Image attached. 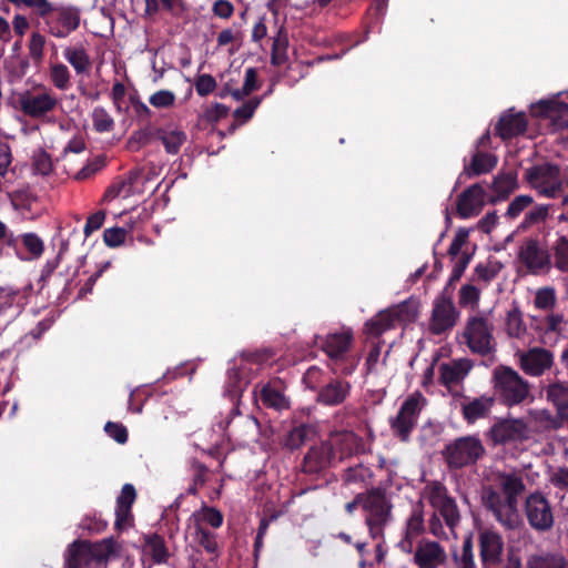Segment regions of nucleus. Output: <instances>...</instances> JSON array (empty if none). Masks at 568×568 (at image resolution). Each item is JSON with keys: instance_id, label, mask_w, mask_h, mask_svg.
I'll list each match as a JSON object with an SVG mask.
<instances>
[{"instance_id": "obj_1", "label": "nucleus", "mask_w": 568, "mask_h": 568, "mask_svg": "<svg viewBox=\"0 0 568 568\" xmlns=\"http://www.w3.org/2000/svg\"><path fill=\"white\" fill-rule=\"evenodd\" d=\"M499 489L493 487L483 491V505L495 520L506 530H515L521 525L518 498L526 489L523 478L516 473L498 475Z\"/></svg>"}, {"instance_id": "obj_2", "label": "nucleus", "mask_w": 568, "mask_h": 568, "mask_svg": "<svg viewBox=\"0 0 568 568\" xmlns=\"http://www.w3.org/2000/svg\"><path fill=\"white\" fill-rule=\"evenodd\" d=\"M354 344V333L349 327L341 332L327 334L322 341V349L327 355L334 374L352 375L361 361V356L349 354Z\"/></svg>"}, {"instance_id": "obj_3", "label": "nucleus", "mask_w": 568, "mask_h": 568, "mask_svg": "<svg viewBox=\"0 0 568 568\" xmlns=\"http://www.w3.org/2000/svg\"><path fill=\"white\" fill-rule=\"evenodd\" d=\"M393 503L383 487H372L364 491L365 525L372 539H382L385 527L393 518Z\"/></svg>"}, {"instance_id": "obj_4", "label": "nucleus", "mask_w": 568, "mask_h": 568, "mask_svg": "<svg viewBox=\"0 0 568 568\" xmlns=\"http://www.w3.org/2000/svg\"><path fill=\"white\" fill-rule=\"evenodd\" d=\"M493 382L494 397L507 407L519 405L529 396V383L509 366H497L493 373Z\"/></svg>"}, {"instance_id": "obj_5", "label": "nucleus", "mask_w": 568, "mask_h": 568, "mask_svg": "<svg viewBox=\"0 0 568 568\" xmlns=\"http://www.w3.org/2000/svg\"><path fill=\"white\" fill-rule=\"evenodd\" d=\"M486 454L479 437L475 435L462 436L445 446L443 457L452 470L476 465Z\"/></svg>"}, {"instance_id": "obj_6", "label": "nucleus", "mask_w": 568, "mask_h": 568, "mask_svg": "<svg viewBox=\"0 0 568 568\" xmlns=\"http://www.w3.org/2000/svg\"><path fill=\"white\" fill-rule=\"evenodd\" d=\"M493 332V323L486 316L477 314L467 318L462 335L473 354L485 357L496 352Z\"/></svg>"}, {"instance_id": "obj_7", "label": "nucleus", "mask_w": 568, "mask_h": 568, "mask_svg": "<svg viewBox=\"0 0 568 568\" xmlns=\"http://www.w3.org/2000/svg\"><path fill=\"white\" fill-rule=\"evenodd\" d=\"M425 403L426 398L420 392L416 390L407 396L400 405L396 417L389 420L393 434L402 442H407L409 439L412 432L417 425L419 414Z\"/></svg>"}, {"instance_id": "obj_8", "label": "nucleus", "mask_w": 568, "mask_h": 568, "mask_svg": "<svg viewBox=\"0 0 568 568\" xmlns=\"http://www.w3.org/2000/svg\"><path fill=\"white\" fill-rule=\"evenodd\" d=\"M525 179L539 194L547 197H556L562 187L560 170L551 163L528 168L525 172Z\"/></svg>"}, {"instance_id": "obj_9", "label": "nucleus", "mask_w": 568, "mask_h": 568, "mask_svg": "<svg viewBox=\"0 0 568 568\" xmlns=\"http://www.w3.org/2000/svg\"><path fill=\"white\" fill-rule=\"evenodd\" d=\"M410 562L417 568H442L448 561L445 547L436 540L420 538L413 546Z\"/></svg>"}, {"instance_id": "obj_10", "label": "nucleus", "mask_w": 568, "mask_h": 568, "mask_svg": "<svg viewBox=\"0 0 568 568\" xmlns=\"http://www.w3.org/2000/svg\"><path fill=\"white\" fill-rule=\"evenodd\" d=\"M518 261L531 274H537L550 265L551 255L548 246L538 237H526L518 248Z\"/></svg>"}, {"instance_id": "obj_11", "label": "nucleus", "mask_w": 568, "mask_h": 568, "mask_svg": "<svg viewBox=\"0 0 568 568\" xmlns=\"http://www.w3.org/2000/svg\"><path fill=\"white\" fill-rule=\"evenodd\" d=\"M494 446L521 442L528 437L527 424L521 418H500L486 433Z\"/></svg>"}, {"instance_id": "obj_12", "label": "nucleus", "mask_w": 568, "mask_h": 568, "mask_svg": "<svg viewBox=\"0 0 568 568\" xmlns=\"http://www.w3.org/2000/svg\"><path fill=\"white\" fill-rule=\"evenodd\" d=\"M479 557L483 568H496L503 560L504 539L493 529L478 532Z\"/></svg>"}, {"instance_id": "obj_13", "label": "nucleus", "mask_w": 568, "mask_h": 568, "mask_svg": "<svg viewBox=\"0 0 568 568\" xmlns=\"http://www.w3.org/2000/svg\"><path fill=\"white\" fill-rule=\"evenodd\" d=\"M526 516L532 528L546 531L554 525V516L548 500L539 493L530 494L525 504Z\"/></svg>"}, {"instance_id": "obj_14", "label": "nucleus", "mask_w": 568, "mask_h": 568, "mask_svg": "<svg viewBox=\"0 0 568 568\" xmlns=\"http://www.w3.org/2000/svg\"><path fill=\"white\" fill-rule=\"evenodd\" d=\"M460 312L454 301L435 298L429 320V331L435 335H442L450 331L458 322Z\"/></svg>"}, {"instance_id": "obj_15", "label": "nucleus", "mask_w": 568, "mask_h": 568, "mask_svg": "<svg viewBox=\"0 0 568 568\" xmlns=\"http://www.w3.org/2000/svg\"><path fill=\"white\" fill-rule=\"evenodd\" d=\"M429 500L434 507L438 508L447 526L454 528L459 523L460 515L457 504L455 499L448 495L444 484L434 481L430 485Z\"/></svg>"}, {"instance_id": "obj_16", "label": "nucleus", "mask_w": 568, "mask_h": 568, "mask_svg": "<svg viewBox=\"0 0 568 568\" xmlns=\"http://www.w3.org/2000/svg\"><path fill=\"white\" fill-rule=\"evenodd\" d=\"M486 200V191L480 183H475L465 189L457 199L456 211L459 217L469 219L478 215Z\"/></svg>"}, {"instance_id": "obj_17", "label": "nucleus", "mask_w": 568, "mask_h": 568, "mask_svg": "<svg viewBox=\"0 0 568 568\" xmlns=\"http://www.w3.org/2000/svg\"><path fill=\"white\" fill-rule=\"evenodd\" d=\"M496 404L494 396L481 395L478 397L463 396L460 414L468 425H474L479 419L488 418Z\"/></svg>"}, {"instance_id": "obj_18", "label": "nucleus", "mask_w": 568, "mask_h": 568, "mask_svg": "<svg viewBox=\"0 0 568 568\" xmlns=\"http://www.w3.org/2000/svg\"><path fill=\"white\" fill-rule=\"evenodd\" d=\"M21 111L33 119L41 118L55 109L58 104L57 98L49 91L32 94L27 92L19 99Z\"/></svg>"}, {"instance_id": "obj_19", "label": "nucleus", "mask_w": 568, "mask_h": 568, "mask_svg": "<svg viewBox=\"0 0 568 568\" xmlns=\"http://www.w3.org/2000/svg\"><path fill=\"white\" fill-rule=\"evenodd\" d=\"M333 457L334 449L331 444L312 446L303 458L301 470L307 475H317L331 466Z\"/></svg>"}, {"instance_id": "obj_20", "label": "nucleus", "mask_w": 568, "mask_h": 568, "mask_svg": "<svg viewBox=\"0 0 568 568\" xmlns=\"http://www.w3.org/2000/svg\"><path fill=\"white\" fill-rule=\"evenodd\" d=\"M136 499V490L132 484H124L116 497L114 528L122 531L133 524L132 506Z\"/></svg>"}, {"instance_id": "obj_21", "label": "nucleus", "mask_w": 568, "mask_h": 568, "mask_svg": "<svg viewBox=\"0 0 568 568\" xmlns=\"http://www.w3.org/2000/svg\"><path fill=\"white\" fill-rule=\"evenodd\" d=\"M520 368L530 376H540L554 364V354L541 347L528 349L520 356Z\"/></svg>"}, {"instance_id": "obj_22", "label": "nucleus", "mask_w": 568, "mask_h": 568, "mask_svg": "<svg viewBox=\"0 0 568 568\" xmlns=\"http://www.w3.org/2000/svg\"><path fill=\"white\" fill-rule=\"evenodd\" d=\"M528 120L525 112H504L495 125V134L501 140H510L526 132Z\"/></svg>"}, {"instance_id": "obj_23", "label": "nucleus", "mask_w": 568, "mask_h": 568, "mask_svg": "<svg viewBox=\"0 0 568 568\" xmlns=\"http://www.w3.org/2000/svg\"><path fill=\"white\" fill-rule=\"evenodd\" d=\"M352 385L349 382L339 378H328L316 394V402L324 406H337L343 404L349 396Z\"/></svg>"}, {"instance_id": "obj_24", "label": "nucleus", "mask_w": 568, "mask_h": 568, "mask_svg": "<svg viewBox=\"0 0 568 568\" xmlns=\"http://www.w3.org/2000/svg\"><path fill=\"white\" fill-rule=\"evenodd\" d=\"M257 387H260V399L265 407L278 412L290 407V400L284 395V384L280 378L257 385L255 389Z\"/></svg>"}, {"instance_id": "obj_25", "label": "nucleus", "mask_w": 568, "mask_h": 568, "mask_svg": "<svg viewBox=\"0 0 568 568\" xmlns=\"http://www.w3.org/2000/svg\"><path fill=\"white\" fill-rule=\"evenodd\" d=\"M90 559L97 566H106L111 559L120 558L122 546L114 537H108L99 541H90Z\"/></svg>"}, {"instance_id": "obj_26", "label": "nucleus", "mask_w": 568, "mask_h": 568, "mask_svg": "<svg viewBox=\"0 0 568 568\" xmlns=\"http://www.w3.org/2000/svg\"><path fill=\"white\" fill-rule=\"evenodd\" d=\"M425 531L424 514L422 507H415L406 520L405 535L398 547L403 552H412L414 541Z\"/></svg>"}, {"instance_id": "obj_27", "label": "nucleus", "mask_w": 568, "mask_h": 568, "mask_svg": "<svg viewBox=\"0 0 568 568\" xmlns=\"http://www.w3.org/2000/svg\"><path fill=\"white\" fill-rule=\"evenodd\" d=\"M493 195L488 199L490 203L504 201L518 187V173L509 169L498 173L491 183Z\"/></svg>"}, {"instance_id": "obj_28", "label": "nucleus", "mask_w": 568, "mask_h": 568, "mask_svg": "<svg viewBox=\"0 0 568 568\" xmlns=\"http://www.w3.org/2000/svg\"><path fill=\"white\" fill-rule=\"evenodd\" d=\"M89 546L87 539L71 542L64 552V568H88L92 564Z\"/></svg>"}, {"instance_id": "obj_29", "label": "nucleus", "mask_w": 568, "mask_h": 568, "mask_svg": "<svg viewBox=\"0 0 568 568\" xmlns=\"http://www.w3.org/2000/svg\"><path fill=\"white\" fill-rule=\"evenodd\" d=\"M470 369L471 363L468 359H458L453 361L452 363H443L439 366V383L446 387L458 384L467 376Z\"/></svg>"}, {"instance_id": "obj_30", "label": "nucleus", "mask_w": 568, "mask_h": 568, "mask_svg": "<svg viewBox=\"0 0 568 568\" xmlns=\"http://www.w3.org/2000/svg\"><path fill=\"white\" fill-rule=\"evenodd\" d=\"M142 552L155 565L166 564L170 558L164 538L156 532L143 535Z\"/></svg>"}, {"instance_id": "obj_31", "label": "nucleus", "mask_w": 568, "mask_h": 568, "mask_svg": "<svg viewBox=\"0 0 568 568\" xmlns=\"http://www.w3.org/2000/svg\"><path fill=\"white\" fill-rule=\"evenodd\" d=\"M140 174L130 171L123 176L116 178L105 190L103 194L104 201H112L119 196L124 199L133 194V185L138 182Z\"/></svg>"}, {"instance_id": "obj_32", "label": "nucleus", "mask_w": 568, "mask_h": 568, "mask_svg": "<svg viewBox=\"0 0 568 568\" xmlns=\"http://www.w3.org/2000/svg\"><path fill=\"white\" fill-rule=\"evenodd\" d=\"M498 159L495 154L477 151L471 161L465 165L464 172L468 178L478 176L490 172L497 165Z\"/></svg>"}, {"instance_id": "obj_33", "label": "nucleus", "mask_w": 568, "mask_h": 568, "mask_svg": "<svg viewBox=\"0 0 568 568\" xmlns=\"http://www.w3.org/2000/svg\"><path fill=\"white\" fill-rule=\"evenodd\" d=\"M63 57L72 65L77 74L90 72L92 67L91 58L82 44L65 47Z\"/></svg>"}, {"instance_id": "obj_34", "label": "nucleus", "mask_w": 568, "mask_h": 568, "mask_svg": "<svg viewBox=\"0 0 568 568\" xmlns=\"http://www.w3.org/2000/svg\"><path fill=\"white\" fill-rule=\"evenodd\" d=\"M531 114L540 118L556 119L568 115V104L555 100H540L531 105Z\"/></svg>"}, {"instance_id": "obj_35", "label": "nucleus", "mask_w": 568, "mask_h": 568, "mask_svg": "<svg viewBox=\"0 0 568 568\" xmlns=\"http://www.w3.org/2000/svg\"><path fill=\"white\" fill-rule=\"evenodd\" d=\"M156 138L170 154H178L181 146L186 142V133L179 129H159Z\"/></svg>"}, {"instance_id": "obj_36", "label": "nucleus", "mask_w": 568, "mask_h": 568, "mask_svg": "<svg viewBox=\"0 0 568 568\" xmlns=\"http://www.w3.org/2000/svg\"><path fill=\"white\" fill-rule=\"evenodd\" d=\"M288 34L284 27H281L273 38L272 50H271V64L274 67L283 65L288 57Z\"/></svg>"}, {"instance_id": "obj_37", "label": "nucleus", "mask_w": 568, "mask_h": 568, "mask_svg": "<svg viewBox=\"0 0 568 568\" xmlns=\"http://www.w3.org/2000/svg\"><path fill=\"white\" fill-rule=\"evenodd\" d=\"M454 568H477L471 535L464 538L460 551L453 552Z\"/></svg>"}, {"instance_id": "obj_38", "label": "nucleus", "mask_w": 568, "mask_h": 568, "mask_svg": "<svg viewBox=\"0 0 568 568\" xmlns=\"http://www.w3.org/2000/svg\"><path fill=\"white\" fill-rule=\"evenodd\" d=\"M389 311L390 318L393 323L403 322L409 323L416 320L418 315V305L413 300H406L390 308Z\"/></svg>"}, {"instance_id": "obj_39", "label": "nucleus", "mask_w": 568, "mask_h": 568, "mask_svg": "<svg viewBox=\"0 0 568 568\" xmlns=\"http://www.w3.org/2000/svg\"><path fill=\"white\" fill-rule=\"evenodd\" d=\"M313 433L314 428L311 425L302 423L288 432L284 446L290 450H296L310 439Z\"/></svg>"}, {"instance_id": "obj_40", "label": "nucleus", "mask_w": 568, "mask_h": 568, "mask_svg": "<svg viewBox=\"0 0 568 568\" xmlns=\"http://www.w3.org/2000/svg\"><path fill=\"white\" fill-rule=\"evenodd\" d=\"M394 326L395 324L390 318L389 311L385 310L365 323V332L371 336L379 337L383 333Z\"/></svg>"}, {"instance_id": "obj_41", "label": "nucleus", "mask_w": 568, "mask_h": 568, "mask_svg": "<svg viewBox=\"0 0 568 568\" xmlns=\"http://www.w3.org/2000/svg\"><path fill=\"white\" fill-rule=\"evenodd\" d=\"M527 568H568V561L562 555L546 554L529 558Z\"/></svg>"}, {"instance_id": "obj_42", "label": "nucleus", "mask_w": 568, "mask_h": 568, "mask_svg": "<svg viewBox=\"0 0 568 568\" xmlns=\"http://www.w3.org/2000/svg\"><path fill=\"white\" fill-rule=\"evenodd\" d=\"M47 43L45 36L40 31H33L28 41L29 58L33 61L36 67H40L44 58V47Z\"/></svg>"}, {"instance_id": "obj_43", "label": "nucleus", "mask_w": 568, "mask_h": 568, "mask_svg": "<svg viewBox=\"0 0 568 568\" xmlns=\"http://www.w3.org/2000/svg\"><path fill=\"white\" fill-rule=\"evenodd\" d=\"M526 324L518 306H513L506 317V332L510 337L519 338L526 333Z\"/></svg>"}, {"instance_id": "obj_44", "label": "nucleus", "mask_w": 568, "mask_h": 568, "mask_svg": "<svg viewBox=\"0 0 568 568\" xmlns=\"http://www.w3.org/2000/svg\"><path fill=\"white\" fill-rule=\"evenodd\" d=\"M546 397L552 403L557 410L568 404V385L566 383H550L546 387Z\"/></svg>"}, {"instance_id": "obj_45", "label": "nucleus", "mask_w": 568, "mask_h": 568, "mask_svg": "<svg viewBox=\"0 0 568 568\" xmlns=\"http://www.w3.org/2000/svg\"><path fill=\"white\" fill-rule=\"evenodd\" d=\"M195 524L206 523L213 528H220L223 524V514L215 507L203 505L199 511L192 514Z\"/></svg>"}, {"instance_id": "obj_46", "label": "nucleus", "mask_w": 568, "mask_h": 568, "mask_svg": "<svg viewBox=\"0 0 568 568\" xmlns=\"http://www.w3.org/2000/svg\"><path fill=\"white\" fill-rule=\"evenodd\" d=\"M70 79L71 73L65 64L57 62L50 65V80L57 89L68 90L71 87Z\"/></svg>"}, {"instance_id": "obj_47", "label": "nucleus", "mask_w": 568, "mask_h": 568, "mask_svg": "<svg viewBox=\"0 0 568 568\" xmlns=\"http://www.w3.org/2000/svg\"><path fill=\"white\" fill-rule=\"evenodd\" d=\"M373 476L372 470L363 464L346 468L342 474V480L344 484H361L365 483Z\"/></svg>"}, {"instance_id": "obj_48", "label": "nucleus", "mask_w": 568, "mask_h": 568, "mask_svg": "<svg viewBox=\"0 0 568 568\" xmlns=\"http://www.w3.org/2000/svg\"><path fill=\"white\" fill-rule=\"evenodd\" d=\"M480 290L471 284H465L459 290L458 304L460 307L478 308Z\"/></svg>"}, {"instance_id": "obj_49", "label": "nucleus", "mask_w": 568, "mask_h": 568, "mask_svg": "<svg viewBox=\"0 0 568 568\" xmlns=\"http://www.w3.org/2000/svg\"><path fill=\"white\" fill-rule=\"evenodd\" d=\"M196 541L207 554H216L219 546L214 532L204 528L201 524H195Z\"/></svg>"}, {"instance_id": "obj_50", "label": "nucleus", "mask_w": 568, "mask_h": 568, "mask_svg": "<svg viewBox=\"0 0 568 568\" xmlns=\"http://www.w3.org/2000/svg\"><path fill=\"white\" fill-rule=\"evenodd\" d=\"M93 129L99 132H110L114 128V121L108 111L102 106H95L92 111Z\"/></svg>"}, {"instance_id": "obj_51", "label": "nucleus", "mask_w": 568, "mask_h": 568, "mask_svg": "<svg viewBox=\"0 0 568 568\" xmlns=\"http://www.w3.org/2000/svg\"><path fill=\"white\" fill-rule=\"evenodd\" d=\"M276 353L273 348L265 347L254 351H243L241 353V359L246 363H254L262 365L275 357Z\"/></svg>"}, {"instance_id": "obj_52", "label": "nucleus", "mask_w": 568, "mask_h": 568, "mask_svg": "<svg viewBox=\"0 0 568 568\" xmlns=\"http://www.w3.org/2000/svg\"><path fill=\"white\" fill-rule=\"evenodd\" d=\"M30 60L29 57H11L6 61V69L16 79H22L30 68Z\"/></svg>"}, {"instance_id": "obj_53", "label": "nucleus", "mask_w": 568, "mask_h": 568, "mask_svg": "<svg viewBox=\"0 0 568 568\" xmlns=\"http://www.w3.org/2000/svg\"><path fill=\"white\" fill-rule=\"evenodd\" d=\"M303 382L307 388L320 392L321 386L327 382L325 373L317 366H311L303 376Z\"/></svg>"}, {"instance_id": "obj_54", "label": "nucleus", "mask_w": 568, "mask_h": 568, "mask_svg": "<svg viewBox=\"0 0 568 568\" xmlns=\"http://www.w3.org/2000/svg\"><path fill=\"white\" fill-rule=\"evenodd\" d=\"M19 297V288L11 285L0 286V314H4L12 308Z\"/></svg>"}, {"instance_id": "obj_55", "label": "nucleus", "mask_w": 568, "mask_h": 568, "mask_svg": "<svg viewBox=\"0 0 568 568\" xmlns=\"http://www.w3.org/2000/svg\"><path fill=\"white\" fill-rule=\"evenodd\" d=\"M79 527L82 530H87L91 535L100 534L106 529L108 521L97 514H90L82 518Z\"/></svg>"}, {"instance_id": "obj_56", "label": "nucleus", "mask_w": 568, "mask_h": 568, "mask_svg": "<svg viewBox=\"0 0 568 568\" xmlns=\"http://www.w3.org/2000/svg\"><path fill=\"white\" fill-rule=\"evenodd\" d=\"M555 265L564 271L568 272V237L560 236L555 246Z\"/></svg>"}, {"instance_id": "obj_57", "label": "nucleus", "mask_w": 568, "mask_h": 568, "mask_svg": "<svg viewBox=\"0 0 568 568\" xmlns=\"http://www.w3.org/2000/svg\"><path fill=\"white\" fill-rule=\"evenodd\" d=\"M21 241L26 250L33 258L40 257L44 252V243L36 233H24L21 235Z\"/></svg>"}, {"instance_id": "obj_58", "label": "nucleus", "mask_w": 568, "mask_h": 568, "mask_svg": "<svg viewBox=\"0 0 568 568\" xmlns=\"http://www.w3.org/2000/svg\"><path fill=\"white\" fill-rule=\"evenodd\" d=\"M105 156L99 155L87 163L75 175L77 181H84L100 172L105 166Z\"/></svg>"}, {"instance_id": "obj_59", "label": "nucleus", "mask_w": 568, "mask_h": 568, "mask_svg": "<svg viewBox=\"0 0 568 568\" xmlns=\"http://www.w3.org/2000/svg\"><path fill=\"white\" fill-rule=\"evenodd\" d=\"M549 213V205H536L532 210L526 213L524 221L520 224L521 229H527L531 225L546 221Z\"/></svg>"}, {"instance_id": "obj_60", "label": "nucleus", "mask_w": 568, "mask_h": 568, "mask_svg": "<svg viewBox=\"0 0 568 568\" xmlns=\"http://www.w3.org/2000/svg\"><path fill=\"white\" fill-rule=\"evenodd\" d=\"M534 202L530 195H518L508 205L506 216L508 219L518 217Z\"/></svg>"}, {"instance_id": "obj_61", "label": "nucleus", "mask_w": 568, "mask_h": 568, "mask_svg": "<svg viewBox=\"0 0 568 568\" xmlns=\"http://www.w3.org/2000/svg\"><path fill=\"white\" fill-rule=\"evenodd\" d=\"M498 274V268L488 263H479L474 268L471 281L483 282L485 284L490 283Z\"/></svg>"}, {"instance_id": "obj_62", "label": "nucleus", "mask_w": 568, "mask_h": 568, "mask_svg": "<svg viewBox=\"0 0 568 568\" xmlns=\"http://www.w3.org/2000/svg\"><path fill=\"white\" fill-rule=\"evenodd\" d=\"M175 100V94L170 90H159L149 98L150 104L156 109L171 108Z\"/></svg>"}, {"instance_id": "obj_63", "label": "nucleus", "mask_w": 568, "mask_h": 568, "mask_svg": "<svg viewBox=\"0 0 568 568\" xmlns=\"http://www.w3.org/2000/svg\"><path fill=\"white\" fill-rule=\"evenodd\" d=\"M261 101L262 99L257 97L250 99L248 101L244 102L241 106L234 110L233 116L236 120H241L242 122L248 121L253 116Z\"/></svg>"}, {"instance_id": "obj_64", "label": "nucleus", "mask_w": 568, "mask_h": 568, "mask_svg": "<svg viewBox=\"0 0 568 568\" xmlns=\"http://www.w3.org/2000/svg\"><path fill=\"white\" fill-rule=\"evenodd\" d=\"M104 432L109 437L114 439L118 444H125L129 439L128 429L124 425L114 422H108L104 425Z\"/></svg>"}]
</instances>
